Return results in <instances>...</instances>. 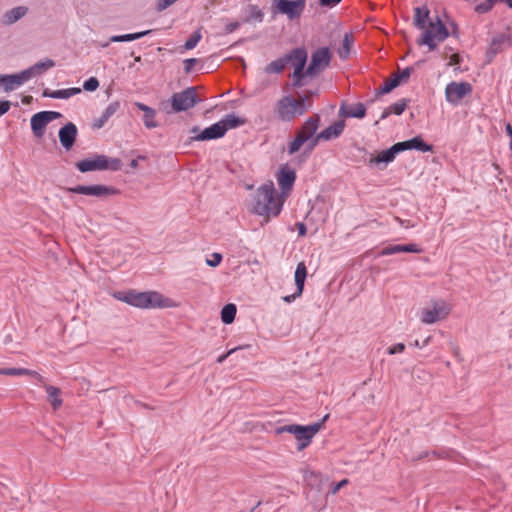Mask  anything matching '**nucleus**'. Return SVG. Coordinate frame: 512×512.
Instances as JSON below:
<instances>
[{"mask_svg":"<svg viewBox=\"0 0 512 512\" xmlns=\"http://www.w3.org/2000/svg\"><path fill=\"white\" fill-rule=\"evenodd\" d=\"M345 128V121L339 120L328 126L320 133H318V138H322L324 141H329L332 139H336L341 136Z\"/></svg>","mask_w":512,"mask_h":512,"instance_id":"obj_24","label":"nucleus"},{"mask_svg":"<svg viewBox=\"0 0 512 512\" xmlns=\"http://www.w3.org/2000/svg\"><path fill=\"white\" fill-rule=\"evenodd\" d=\"M44 388L47 392L48 401L50 402L53 410L59 409L63 403L61 398V390L58 387L52 385H44Z\"/></svg>","mask_w":512,"mask_h":512,"instance_id":"obj_31","label":"nucleus"},{"mask_svg":"<svg viewBox=\"0 0 512 512\" xmlns=\"http://www.w3.org/2000/svg\"><path fill=\"white\" fill-rule=\"evenodd\" d=\"M451 28H452V35L455 36L456 38H458L459 34H458V26H457V24L452 22L451 23Z\"/></svg>","mask_w":512,"mask_h":512,"instance_id":"obj_61","label":"nucleus"},{"mask_svg":"<svg viewBox=\"0 0 512 512\" xmlns=\"http://www.w3.org/2000/svg\"><path fill=\"white\" fill-rule=\"evenodd\" d=\"M413 73L412 67H406L403 70L394 73L391 78L396 79L398 81V86L402 83H405L409 80L411 74Z\"/></svg>","mask_w":512,"mask_h":512,"instance_id":"obj_43","label":"nucleus"},{"mask_svg":"<svg viewBox=\"0 0 512 512\" xmlns=\"http://www.w3.org/2000/svg\"><path fill=\"white\" fill-rule=\"evenodd\" d=\"M329 418L326 414L320 421L313 424L303 426L299 424H289L277 427L276 434L290 433L297 440V450L302 451L310 445L314 436L323 428L324 423Z\"/></svg>","mask_w":512,"mask_h":512,"instance_id":"obj_3","label":"nucleus"},{"mask_svg":"<svg viewBox=\"0 0 512 512\" xmlns=\"http://www.w3.org/2000/svg\"><path fill=\"white\" fill-rule=\"evenodd\" d=\"M497 3H505L509 8H512V0H485L478 3L474 10L478 14H485L491 11Z\"/></svg>","mask_w":512,"mask_h":512,"instance_id":"obj_34","label":"nucleus"},{"mask_svg":"<svg viewBox=\"0 0 512 512\" xmlns=\"http://www.w3.org/2000/svg\"><path fill=\"white\" fill-rule=\"evenodd\" d=\"M306 100V96L298 99H295L290 95L284 96L276 103L275 113L280 120L290 122L296 116H301L306 113L308 110Z\"/></svg>","mask_w":512,"mask_h":512,"instance_id":"obj_4","label":"nucleus"},{"mask_svg":"<svg viewBox=\"0 0 512 512\" xmlns=\"http://www.w3.org/2000/svg\"><path fill=\"white\" fill-rule=\"evenodd\" d=\"M340 117L361 119L366 115V107L363 103L358 102L352 105L342 103L339 112Z\"/></svg>","mask_w":512,"mask_h":512,"instance_id":"obj_20","label":"nucleus"},{"mask_svg":"<svg viewBox=\"0 0 512 512\" xmlns=\"http://www.w3.org/2000/svg\"><path fill=\"white\" fill-rule=\"evenodd\" d=\"M152 33V30H145L141 32L136 33H129V34H123V35H114L110 38L111 42H129L134 41L137 39H140L146 35H149Z\"/></svg>","mask_w":512,"mask_h":512,"instance_id":"obj_36","label":"nucleus"},{"mask_svg":"<svg viewBox=\"0 0 512 512\" xmlns=\"http://www.w3.org/2000/svg\"><path fill=\"white\" fill-rule=\"evenodd\" d=\"M450 313V307L443 300L432 302V307H426L421 310L420 320L424 324H433L439 320L445 319Z\"/></svg>","mask_w":512,"mask_h":512,"instance_id":"obj_10","label":"nucleus"},{"mask_svg":"<svg viewBox=\"0 0 512 512\" xmlns=\"http://www.w3.org/2000/svg\"><path fill=\"white\" fill-rule=\"evenodd\" d=\"M348 480L347 479H344L342 481H340L334 488V492L338 491L341 487H343L345 484H347Z\"/></svg>","mask_w":512,"mask_h":512,"instance_id":"obj_63","label":"nucleus"},{"mask_svg":"<svg viewBox=\"0 0 512 512\" xmlns=\"http://www.w3.org/2000/svg\"><path fill=\"white\" fill-rule=\"evenodd\" d=\"M28 9L24 6H18L15 8H12L11 10L7 11L5 14L6 22L9 24L15 23L19 19H21L23 16L26 15Z\"/></svg>","mask_w":512,"mask_h":512,"instance_id":"obj_37","label":"nucleus"},{"mask_svg":"<svg viewBox=\"0 0 512 512\" xmlns=\"http://www.w3.org/2000/svg\"><path fill=\"white\" fill-rule=\"evenodd\" d=\"M264 18V14L262 10L257 5H249L248 6V16L244 19V22H250L252 20L262 22Z\"/></svg>","mask_w":512,"mask_h":512,"instance_id":"obj_42","label":"nucleus"},{"mask_svg":"<svg viewBox=\"0 0 512 512\" xmlns=\"http://www.w3.org/2000/svg\"><path fill=\"white\" fill-rule=\"evenodd\" d=\"M240 25L241 24L238 21L230 22L225 25L224 30L227 34H230V33H233L234 31H236L240 27Z\"/></svg>","mask_w":512,"mask_h":512,"instance_id":"obj_54","label":"nucleus"},{"mask_svg":"<svg viewBox=\"0 0 512 512\" xmlns=\"http://www.w3.org/2000/svg\"><path fill=\"white\" fill-rule=\"evenodd\" d=\"M510 47H512V31L509 30L493 37L486 51L488 62H491L497 54Z\"/></svg>","mask_w":512,"mask_h":512,"instance_id":"obj_14","label":"nucleus"},{"mask_svg":"<svg viewBox=\"0 0 512 512\" xmlns=\"http://www.w3.org/2000/svg\"><path fill=\"white\" fill-rule=\"evenodd\" d=\"M44 113V115L46 116L47 120L49 121V123L55 119H58L62 116V114L60 112H56V111H42Z\"/></svg>","mask_w":512,"mask_h":512,"instance_id":"obj_55","label":"nucleus"},{"mask_svg":"<svg viewBox=\"0 0 512 512\" xmlns=\"http://www.w3.org/2000/svg\"><path fill=\"white\" fill-rule=\"evenodd\" d=\"M201 39H202V34L199 30H197V31L193 32L192 35L187 39L184 47L187 50H191L197 46V44L200 42Z\"/></svg>","mask_w":512,"mask_h":512,"instance_id":"obj_45","label":"nucleus"},{"mask_svg":"<svg viewBox=\"0 0 512 512\" xmlns=\"http://www.w3.org/2000/svg\"><path fill=\"white\" fill-rule=\"evenodd\" d=\"M211 257H212L211 259H207L206 260V264L208 266H210V267L218 266L221 263L222 259H223L222 255L220 253H217V252L213 253L211 255Z\"/></svg>","mask_w":512,"mask_h":512,"instance_id":"obj_49","label":"nucleus"},{"mask_svg":"<svg viewBox=\"0 0 512 512\" xmlns=\"http://www.w3.org/2000/svg\"><path fill=\"white\" fill-rule=\"evenodd\" d=\"M423 250L422 248L414 243L410 244H396V245H389L387 247H384L380 255L381 256H389L397 253H421Z\"/></svg>","mask_w":512,"mask_h":512,"instance_id":"obj_21","label":"nucleus"},{"mask_svg":"<svg viewBox=\"0 0 512 512\" xmlns=\"http://www.w3.org/2000/svg\"><path fill=\"white\" fill-rule=\"evenodd\" d=\"M1 80L4 86V90L6 92H9L15 90L17 87L21 86L26 81L30 80V78L29 73L26 70H23L20 73L12 75H2Z\"/></svg>","mask_w":512,"mask_h":512,"instance_id":"obj_19","label":"nucleus"},{"mask_svg":"<svg viewBox=\"0 0 512 512\" xmlns=\"http://www.w3.org/2000/svg\"><path fill=\"white\" fill-rule=\"evenodd\" d=\"M113 297L121 302L142 309L172 307L171 300L165 298L157 291L139 292L130 289L127 291H117L113 294Z\"/></svg>","mask_w":512,"mask_h":512,"instance_id":"obj_2","label":"nucleus"},{"mask_svg":"<svg viewBox=\"0 0 512 512\" xmlns=\"http://www.w3.org/2000/svg\"><path fill=\"white\" fill-rule=\"evenodd\" d=\"M78 130L74 123L68 122L64 126H62L59 130V140L61 145L66 151H69L77 138Z\"/></svg>","mask_w":512,"mask_h":512,"instance_id":"obj_17","label":"nucleus"},{"mask_svg":"<svg viewBox=\"0 0 512 512\" xmlns=\"http://www.w3.org/2000/svg\"><path fill=\"white\" fill-rule=\"evenodd\" d=\"M296 227L298 229L299 236H305L307 233V227L303 222H297Z\"/></svg>","mask_w":512,"mask_h":512,"instance_id":"obj_58","label":"nucleus"},{"mask_svg":"<svg viewBox=\"0 0 512 512\" xmlns=\"http://www.w3.org/2000/svg\"><path fill=\"white\" fill-rule=\"evenodd\" d=\"M198 63V59L196 58H188L183 61L184 64V72L189 74L194 69V66Z\"/></svg>","mask_w":512,"mask_h":512,"instance_id":"obj_50","label":"nucleus"},{"mask_svg":"<svg viewBox=\"0 0 512 512\" xmlns=\"http://www.w3.org/2000/svg\"><path fill=\"white\" fill-rule=\"evenodd\" d=\"M276 179L283 196L289 195L296 181V172L288 164L281 165Z\"/></svg>","mask_w":512,"mask_h":512,"instance_id":"obj_15","label":"nucleus"},{"mask_svg":"<svg viewBox=\"0 0 512 512\" xmlns=\"http://www.w3.org/2000/svg\"><path fill=\"white\" fill-rule=\"evenodd\" d=\"M99 87V81L96 77H90L86 81H84L83 89L89 92H93L97 90Z\"/></svg>","mask_w":512,"mask_h":512,"instance_id":"obj_47","label":"nucleus"},{"mask_svg":"<svg viewBox=\"0 0 512 512\" xmlns=\"http://www.w3.org/2000/svg\"><path fill=\"white\" fill-rule=\"evenodd\" d=\"M320 124V116L314 114L310 116L302 126L297 130L294 139L288 145L289 154H295L302 145L309 141L316 133Z\"/></svg>","mask_w":512,"mask_h":512,"instance_id":"obj_6","label":"nucleus"},{"mask_svg":"<svg viewBox=\"0 0 512 512\" xmlns=\"http://www.w3.org/2000/svg\"><path fill=\"white\" fill-rule=\"evenodd\" d=\"M472 91L473 87L469 82L452 81L446 85L445 98L448 103L458 105L461 100L470 95Z\"/></svg>","mask_w":512,"mask_h":512,"instance_id":"obj_13","label":"nucleus"},{"mask_svg":"<svg viewBox=\"0 0 512 512\" xmlns=\"http://www.w3.org/2000/svg\"><path fill=\"white\" fill-rule=\"evenodd\" d=\"M55 66V62L52 59H46L44 61L37 62L33 66L25 69L29 73V78H33L35 76H39L46 72L48 69L53 68Z\"/></svg>","mask_w":512,"mask_h":512,"instance_id":"obj_29","label":"nucleus"},{"mask_svg":"<svg viewBox=\"0 0 512 512\" xmlns=\"http://www.w3.org/2000/svg\"><path fill=\"white\" fill-rule=\"evenodd\" d=\"M11 103L8 100L0 101V116L4 115L10 110Z\"/></svg>","mask_w":512,"mask_h":512,"instance_id":"obj_56","label":"nucleus"},{"mask_svg":"<svg viewBox=\"0 0 512 512\" xmlns=\"http://www.w3.org/2000/svg\"><path fill=\"white\" fill-rule=\"evenodd\" d=\"M220 125L225 129V133L229 129L237 128L246 123V119L236 116L235 114H227L219 121Z\"/></svg>","mask_w":512,"mask_h":512,"instance_id":"obj_33","label":"nucleus"},{"mask_svg":"<svg viewBox=\"0 0 512 512\" xmlns=\"http://www.w3.org/2000/svg\"><path fill=\"white\" fill-rule=\"evenodd\" d=\"M342 0H319V4L323 7H332L340 3Z\"/></svg>","mask_w":512,"mask_h":512,"instance_id":"obj_57","label":"nucleus"},{"mask_svg":"<svg viewBox=\"0 0 512 512\" xmlns=\"http://www.w3.org/2000/svg\"><path fill=\"white\" fill-rule=\"evenodd\" d=\"M27 368H0V375L22 376L26 375Z\"/></svg>","mask_w":512,"mask_h":512,"instance_id":"obj_46","label":"nucleus"},{"mask_svg":"<svg viewBox=\"0 0 512 512\" xmlns=\"http://www.w3.org/2000/svg\"><path fill=\"white\" fill-rule=\"evenodd\" d=\"M414 25L418 29H425L426 28V22L429 18V10L425 7H416L414 9Z\"/></svg>","mask_w":512,"mask_h":512,"instance_id":"obj_35","label":"nucleus"},{"mask_svg":"<svg viewBox=\"0 0 512 512\" xmlns=\"http://www.w3.org/2000/svg\"><path fill=\"white\" fill-rule=\"evenodd\" d=\"M505 131L510 139H512V126L510 123H507L505 126Z\"/></svg>","mask_w":512,"mask_h":512,"instance_id":"obj_62","label":"nucleus"},{"mask_svg":"<svg viewBox=\"0 0 512 512\" xmlns=\"http://www.w3.org/2000/svg\"><path fill=\"white\" fill-rule=\"evenodd\" d=\"M332 53L328 47L316 49L311 56V62L306 69L308 76H314L330 65Z\"/></svg>","mask_w":512,"mask_h":512,"instance_id":"obj_12","label":"nucleus"},{"mask_svg":"<svg viewBox=\"0 0 512 512\" xmlns=\"http://www.w3.org/2000/svg\"><path fill=\"white\" fill-rule=\"evenodd\" d=\"M121 104L119 101H113L109 103V105L105 108L99 118L93 120L92 127L94 129H101L107 121L115 115V113L120 109Z\"/></svg>","mask_w":512,"mask_h":512,"instance_id":"obj_22","label":"nucleus"},{"mask_svg":"<svg viewBox=\"0 0 512 512\" xmlns=\"http://www.w3.org/2000/svg\"><path fill=\"white\" fill-rule=\"evenodd\" d=\"M396 144L400 153L412 149L420 152L433 151V145L426 143L421 136H415L409 140L397 142Z\"/></svg>","mask_w":512,"mask_h":512,"instance_id":"obj_18","label":"nucleus"},{"mask_svg":"<svg viewBox=\"0 0 512 512\" xmlns=\"http://www.w3.org/2000/svg\"><path fill=\"white\" fill-rule=\"evenodd\" d=\"M450 35L448 28L441 21L439 16H436L435 20H430L429 25L425 28L422 36L417 40L419 46L426 45L430 51H433L437 47V43L443 42Z\"/></svg>","mask_w":512,"mask_h":512,"instance_id":"obj_5","label":"nucleus"},{"mask_svg":"<svg viewBox=\"0 0 512 512\" xmlns=\"http://www.w3.org/2000/svg\"><path fill=\"white\" fill-rule=\"evenodd\" d=\"M200 101L195 87H188L171 96L173 112H182L194 107Z\"/></svg>","mask_w":512,"mask_h":512,"instance_id":"obj_8","label":"nucleus"},{"mask_svg":"<svg viewBox=\"0 0 512 512\" xmlns=\"http://www.w3.org/2000/svg\"><path fill=\"white\" fill-rule=\"evenodd\" d=\"M286 66L285 57H280L272 62H270L264 69L267 74H279L281 73Z\"/></svg>","mask_w":512,"mask_h":512,"instance_id":"obj_39","label":"nucleus"},{"mask_svg":"<svg viewBox=\"0 0 512 512\" xmlns=\"http://www.w3.org/2000/svg\"><path fill=\"white\" fill-rule=\"evenodd\" d=\"M323 140L322 138H318V134L315 136H313L309 141H307V151L308 153H311L314 148L317 146V144L319 143V141Z\"/></svg>","mask_w":512,"mask_h":512,"instance_id":"obj_52","label":"nucleus"},{"mask_svg":"<svg viewBox=\"0 0 512 512\" xmlns=\"http://www.w3.org/2000/svg\"><path fill=\"white\" fill-rule=\"evenodd\" d=\"M81 88L78 87H72L67 89H60V90H54L51 91L49 89L44 90L43 96L54 98V99H68L74 95H77L81 93Z\"/></svg>","mask_w":512,"mask_h":512,"instance_id":"obj_27","label":"nucleus"},{"mask_svg":"<svg viewBox=\"0 0 512 512\" xmlns=\"http://www.w3.org/2000/svg\"><path fill=\"white\" fill-rule=\"evenodd\" d=\"M296 60H297V66H296V68H294V72L292 74V79H293V85L296 87H299V86H302V80L308 74H306V70L304 71V68L306 65L304 55L300 57V54H299L298 56H296Z\"/></svg>","mask_w":512,"mask_h":512,"instance_id":"obj_30","label":"nucleus"},{"mask_svg":"<svg viewBox=\"0 0 512 512\" xmlns=\"http://www.w3.org/2000/svg\"><path fill=\"white\" fill-rule=\"evenodd\" d=\"M430 340H431V336H428V337L423 341V343H422V344H419V341H418V340H415L413 345H414L415 347H418V348H423V347H425V346H427V345L429 344Z\"/></svg>","mask_w":512,"mask_h":512,"instance_id":"obj_59","label":"nucleus"},{"mask_svg":"<svg viewBox=\"0 0 512 512\" xmlns=\"http://www.w3.org/2000/svg\"><path fill=\"white\" fill-rule=\"evenodd\" d=\"M282 207L283 201L278 197L274 184L270 181L256 190L251 211L269 218L278 216Z\"/></svg>","mask_w":512,"mask_h":512,"instance_id":"obj_1","label":"nucleus"},{"mask_svg":"<svg viewBox=\"0 0 512 512\" xmlns=\"http://www.w3.org/2000/svg\"><path fill=\"white\" fill-rule=\"evenodd\" d=\"M134 105L141 111L144 112L143 115V123L146 128L153 129L158 127V123L156 121V110L144 103L135 102Z\"/></svg>","mask_w":512,"mask_h":512,"instance_id":"obj_25","label":"nucleus"},{"mask_svg":"<svg viewBox=\"0 0 512 512\" xmlns=\"http://www.w3.org/2000/svg\"><path fill=\"white\" fill-rule=\"evenodd\" d=\"M76 168L82 173L89 171H102L107 169L118 171L121 169V160L118 158L109 159L105 155L96 154L92 158L78 161L76 163Z\"/></svg>","mask_w":512,"mask_h":512,"instance_id":"obj_7","label":"nucleus"},{"mask_svg":"<svg viewBox=\"0 0 512 512\" xmlns=\"http://www.w3.org/2000/svg\"><path fill=\"white\" fill-rule=\"evenodd\" d=\"M451 62L453 64H458L459 63V55L458 54H453L452 57H451Z\"/></svg>","mask_w":512,"mask_h":512,"instance_id":"obj_64","label":"nucleus"},{"mask_svg":"<svg viewBox=\"0 0 512 512\" xmlns=\"http://www.w3.org/2000/svg\"><path fill=\"white\" fill-rule=\"evenodd\" d=\"M353 44V37L351 34L346 33L343 38L342 47L338 50L339 57L341 59H347L350 51L351 46Z\"/></svg>","mask_w":512,"mask_h":512,"instance_id":"obj_41","label":"nucleus"},{"mask_svg":"<svg viewBox=\"0 0 512 512\" xmlns=\"http://www.w3.org/2000/svg\"><path fill=\"white\" fill-rule=\"evenodd\" d=\"M396 87H398V81L396 79L390 78L385 81L384 84L378 89L377 95L388 94Z\"/></svg>","mask_w":512,"mask_h":512,"instance_id":"obj_44","label":"nucleus"},{"mask_svg":"<svg viewBox=\"0 0 512 512\" xmlns=\"http://www.w3.org/2000/svg\"><path fill=\"white\" fill-rule=\"evenodd\" d=\"M191 133L195 134L191 137L193 141H207V140H215L223 137L225 135V129L220 125L219 121L212 124L209 127H206L204 130L200 131L198 127H193L191 129Z\"/></svg>","mask_w":512,"mask_h":512,"instance_id":"obj_16","label":"nucleus"},{"mask_svg":"<svg viewBox=\"0 0 512 512\" xmlns=\"http://www.w3.org/2000/svg\"><path fill=\"white\" fill-rule=\"evenodd\" d=\"M405 350V345L403 343H396L388 348V354L395 355L398 353H402Z\"/></svg>","mask_w":512,"mask_h":512,"instance_id":"obj_51","label":"nucleus"},{"mask_svg":"<svg viewBox=\"0 0 512 512\" xmlns=\"http://www.w3.org/2000/svg\"><path fill=\"white\" fill-rule=\"evenodd\" d=\"M63 190L67 193L81 194L87 196H94L97 198H105L118 193V190L112 186L106 185H77L74 187H64Z\"/></svg>","mask_w":512,"mask_h":512,"instance_id":"obj_9","label":"nucleus"},{"mask_svg":"<svg viewBox=\"0 0 512 512\" xmlns=\"http://www.w3.org/2000/svg\"><path fill=\"white\" fill-rule=\"evenodd\" d=\"M307 276V268L304 262H299L296 266L294 280L297 288V295L303 293L304 284Z\"/></svg>","mask_w":512,"mask_h":512,"instance_id":"obj_32","label":"nucleus"},{"mask_svg":"<svg viewBox=\"0 0 512 512\" xmlns=\"http://www.w3.org/2000/svg\"><path fill=\"white\" fill-rule=\"evenodd\" d=\"M274 13L286 15L289 20L300 18L306 7V0H274Z\"/></svg>","mask_w":512,"mask_h":512,"instance_id":"obj_11","label":"nucleus"},{"mask_svg":"<svg viewBox=\"0 0 512 512\" xmlns=\"http://www.w3.org/2000/svg\"><path fill=\"white\" fill-rule=\"evenodd\" d=\"M399 149L397 148V144L395 143L390 148L381 151L375 157L370 158L369 165H378L380 163L388 164L394 161L397 154H399Z\"/></svg>","mask_w":512,"mask_h":512,"instance_id":"obj_23","label":"nucleus"},{"mask_svg":"<svg viewBox=\"0 0 512 512\" xmlns=\"http://www.w3.org/2000/svg\"><path fill=\"white\" fill-rule=\"evenodd\" d=\"M237 308L235 304H226L221 310V320L225 324H231L235 320Z\"/></svg>","mask_w":512,"mask_h":512,"instance_id":"obj_38","label":"nucleus"},{"mask_svg":"<svg viewBox=\"0 0 512 512\" xmlns=\"http://www.w3.org/2000/svg\"><path fill=\"white\" fill-rule=\"evenodd\" d=\"M299 296H300V295H297V291H296V292H295L294 294H292V295H288V296L283 297V300H284L285 302H287V303H290V302H292L293 300H295V299H296V297H299Z\"/></svg>","mask_w":512,"mask_h":512,"instance_id":"obj_60","label":"nucleus"},{"mask_svg":"<svg viewBox=\"0 0 512 512\" xmlns=\"http://www.w3.org/2000/svg\"><path fill=\"white\" fill-rule=\"evenodd\" d=\"M242 347H235V348H232L230 350H228L226 353L220 355L218 358H217V363L221 364L223 363L230 355H232L234 352H236L237 350L241 349Z\"/></svg>","mask_w":512,"mask_h":512,"instance_id":"obj_53","label":"nucleus"},{"mask_svg":"<svg viewBox=\"0 0 512 512\" xmlns=\"http://www.w3.org/2000/svg\"><path fill=\"white\" fill-rule=\"evenodd\" d=\"M408 102H409L408 99L403 98V99H400L397 102L391 104L390 106H388L387 108H385L383 110L382 115L380 116V119L384 120L387 117H389L391 114L401 115L405 111V109L408 105Z\"/></svg>","mask_w":512,"mask_h":512,"instance_id":"obj_28","label":"nucleus"},{"mask_svg":"<svg viewBox=\"0 0 512 512\" xmlns=\"http://www.w3.org/2000/svg\"><path fill=\"white\" fill-rule=\"evenodd\" d=\"M300 54V57L304 55L305 63L307 62V51L304 48H295L292 49L288 54L284 55L286 65L290 63L294 68L297 66L296 56Z\"/></svg>","mask_w":512,"mask_h":512,"instance_id":"obj_40","label":"nucleus"},{"mask_svg":"<svg viewBox=\"0 0 512 512\" xmlns=\"http://www.w3.org/2000/svg\"><path fill=\"white\" fill-rule=\"evenodd\" d=\"M48 124H49V121L47 120L46 116L44 115V113L42 111L34 114L31 117V129H32L33 134L38 138H40L44 135L45 127Z\"/></svg>","mask_w":512,"mask_h":512,"instance_id":"obj_26","label":"nucleus"},{"mask_svg":"<svg viewBox=\"0 0 512 512\" xmlns=\"http://www.w3.org/2000/svg\"><path fill=\"white\" fill-rule=\"evenodd\" d=\"M26 375L35 379L36 382L39 383L40 385H42L43 387H44V385H47L45 378L35 370L27 369Z\"/></svg>","mask_w":512,"mask_h":512,"instance_id":"obj_48","label":"nucleus"}]
</instances>
